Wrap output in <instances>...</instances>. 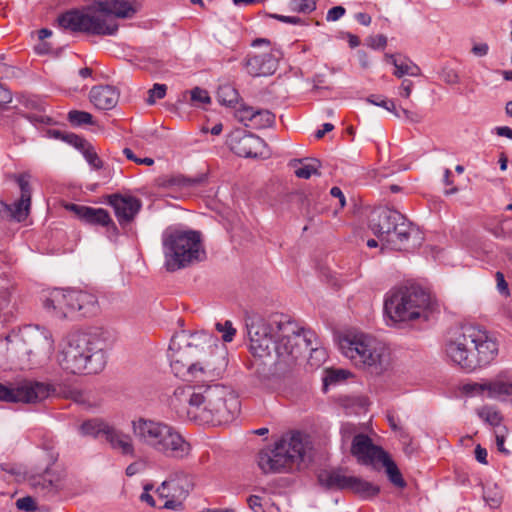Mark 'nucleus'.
<instances>
[{"mask_svg":"<svg viewBox=\"0 0 512 512\" xmlns=\"http://www.w3.org/2000/svg\"><path fill=\"white\" fill-rule=\"evenodd\" d=\"M226 351H217L190 364L189 382L194 386L178 387L170 399V406L179 417H187L199 424L220 425L234 418L240 409L235 393L223 385H209L224 372Z\"/></svg>","mask_w":512,"mask_h":512,"instance_id":"f257e3e1","label":"nucleus"},{"mask_svg":"<svg viewBox=\"0 0 512 512\" xmlns=\"http://www.w3.org/2000/svg\"><path fill=\"white\" fill-rule=\"evenodd\" d=\"M245 327L249 338V349L254 357H275L289 363V357L311 342L313 334L300 327L290 316L273 313L267 317L247 314Z\"/></svg>","mask_w":512,"mask_h":512,"instance_id":"f03ea898","label":"nucleus"},{"mask_svg":"<svg viewBox=\"0 0 512 512\" xmlns=\"http://www.w3.org/2000/svg\"><path fill=\"white\" fill-rule=\"evenodd\" d=\"M136 12L126 0H100L93 6L71 10L62 14L59 25L73 32L90 35H114L118 30L115 18H129Z\"/></svg>","mask_w":512,"mask_h":512,"instance_id":"7ed1b4c3","label":"nucleus"},{"mask_svg":"<svg viewBox=\"0 0 512 512\" xmlns=\"http://www.w3.org/2000/svg\"><path fill=\"white\" fill-rule=\"evenodd\" d=\"M132 433L143 447L166 458L183 459L191 446L180 431L163 421L138 418L131 423Z\"/></svg>","mask_w":512,"mask_h":512,"instance_id":"20e7f679","label":"nucleus"},{"mask_svg":"<svg viewBox=\"0 0 512 512\" xmlns=\"http://www.w3.org/2000/svg\"><path fill=\"white\" fill-rule=\"evenodd\" d=\"M58 362L71 374H96L106 365V353L94 335L76 332L66 338Z\"/></svg>","mask_w":512,"mask_h":512,"instance_id":"39448f33","label":"nucleus"},{"mask_svg":"<svg viewBox=\"0 0 512 512\" xmlns=\"http://www.w3.org/2000/svg\"><path fill=\"white\" fill-rule=\"evenodd\" d=\"M339 348L356 367L371 374L381 375L391 366L389 348L371 335L347 333L340 338Z\"/></svg>","mask_w":512,"mask_h":512,"instance_id":"423d86ee","label":"nucleus"},{"mask_svg":"<svg viewBox=\"0 0 512 512\" xmlns=\"http://www.w3.org/2000/svg\"><path fill=\"white\" fill-rule=\"evenodd\" d=\"M164 267L169 272L186 268L205 259L206 252L198 231L166 229L162 234Z\"/></svg>","mask_w":512,"mask_h":512,"instance_id":"0eeeda50","label":"nucleus"},{"mask_svg":"<svg viewBox=\"0 0 512 512\" xmlns=\"http://www.w3.org/2000/svg\"><path fill=\"white\" fill-rule=\"evenodd\" d=\"M307 446L302 433H287L258 453V466L264 473L288 472L303 461Z\"/></svg>","mask_w":512,"mask_h":512,"instance_id":"6e6552de","label":"nucleus"},{"mask_svg":"<svg viewBox=\"0 0 512 512\" xmlns=\"http://www.w3.org/2000/svg\"><path fill=\"white\" fill-rule=\"evenodd\" d=\"M430 294L418 285L391 289L385 296L384 313L393 323L414 321L424 317L430 306Z\"/></svg>","mask_w":512,"mask_h":512,"instance_id":"1a4fd4ad","label":"nucleus"},{"mask_svg":"<svg viewBox=\"0 0 512 512\" xmlns=\"http://www.w3.org/2000/svg\"><path fill=\"white\" fill-rule=\"evenodd\" d=\"M370 228L383 247L395 251L407 249L414 232L412 224L401 213L391 209L376 212Z\"/></svg>","mask_w":512,"mask_h":512,"instance_id":"9d476101","label":"nucleus"},{"mask_svg":"<svg viewBox=\"0 0 512 512\" xmlns=\"http://www.w3.org/2000/svg\"><path fill=\"white\" fill-rule=\"evenodd\" d=\"M187 357L203 354L204 357L213 356L217 351L224 350L218 345V338L206 331L188 333L181 331L175 334L169 344V352H181Z\"/></svg>","mask_w":512,"mask_h":512,"instance_id":"9b49d317","label":"nucleus"},{"mask_svg":"<svg viewBox=\"0 0 512 512\" xmlns=\"http://www.w3.org/2000/svg\"><path fill=\"white\" fill-rule=\"evenodd\" d=\"M54 389L49 384L21 380L15 384L0 383V401L7 403H37L45 400Z\"/></svg>","mask_w":512,"mask_h":512,"instance_id":"f8f14e48","label":"nucleus"},{"mask_svg":"<svg viewBox=\"0 0 512 512\" xmlns=\"http://www.w3.org/2000/svg\"><path fill=\"white\" fill-rule=\"evenodd\" d=\"M10 178L18 184L20 198L13 204L0 201V217L3 220L22 222L28 217L31 208L32 188L29 182L31 175L23 172L11 174Z\"/></svg>","mask_w":512,"mask_h":512,"instance_id":"ddd939ff","label":"nucleus"},{"mask_svg":"<svg viewBox=\"0 0 512 512\" xmlns=\"http://www.w3.org/2000/svg\"><path fill=\"white\" fill-rule=\"evenodd\" d=\"M467 337L474 351V369L491 363L498 354V343L486 330L477 326H468Z\"/></svg>","mask_w":512,"mask_h":512,"instance_id":"4468645a","label":"nucleus"},{"mask_svg":"<svg viewBox=\"0 0 512 512\" xmlns=\"http://www.w3.org/2000/svg\"><path fill=\"white\" fill-rule=\"evenodd\" d=\"M468 326L461 329L445 345L446 356L455 364L467 370H474V351L467 337Z\"/></svg>","mask_w":512,"mask_h":512,"instance_id":"2eb2a0df","label":"nucleus"},{"mask_svg":"<svg viewBox=\"0 0 512 512\" xmlns=\"http://www.w3.org/2000/svg\"><path fill=\"white\" fill-rule=\"evenodd\" d=\"M351 454L359 464L374 466L380 463L387 453L381 447L375 445L368 435L360 433L353 436Z\"/></svg>","mask_w":512,"mask_h":512,"instance_id":"dca6fc26","label":"nucleus"},{"mask_svg":"<svg viewBox=\"0 0 512 512\" xmlns=\"http://www.w3.org/2000/svg\"><path fill=\"white\" fill-rule=\"evenodd\" d=\"M231 150L238 156L257 158L263 155L264 140L253 133L237 132L230 137Z\"/></svg>","mask_w":512,"mask_h":512,"instance_id":"f3484780","label":"nucleus"},{"mask_svg":"<svg viewBox=\"0 0 512 512\" xmlns=\"http://www.w3.org/2000/svg\"><path fill=\"white\" fill-rule=\"evenodd\" d=\"M280 56L279 51L249 54L245 60L246 70L253 77L272 75L278 67Z\"/></svg>","mask_w":512,"mask_h":512,"instance_id":"a211bd4d","label":"nucleus"},{"mask_svg":"<svg viewBox=\"0 0 512 512\" xmlns=\"http://www.w3.org/2000/svg\"><path fill=\"white\" fill-rule=\"evenodd\" d=\"M108 204L115 211L120 225L130 223L141 209V201L130 195L112 194L108 196Z\"/></svg>","mask_w":512,"mask_h":512,"instance_id":"6ab92c4d","label":"nucleus"},{"mask_svg":"<svg viewBox=\"0 0 512 512\" xmlns=\"http://www.w3.org/2000/svg\"><path fill=\"white\" fill-rule=\"evenodd\" d=\"M67 209L72 211L81 221L90 225H100L117 232V226L111 219L107 210L85 205L70 204Z\"/></svg>","mask_w":512,"mask_h":512,"instance_id":"aec40b11","label":"nucleus"},{"mask_svg":"<svg viewBox=\"0 0 512 512\" xmlns=\"http://www.w3.org/2000/svg\"><path fill=\"white\" fill-rule=\"evenodd\" d=\"M72 289H54L44 299V308L59 318H66L73 313Z\"/></svg>","mask_w":512,"mask_h":512,"instance_id":"412c9836","label":"nucleus"},{"mask_svg":"<svg viewBox=\"0 0 512 512\" xmlns=\"http://www.w3.org/2000/svg\"><path fill=\"white\" fill-rule=\"evenodd\" d=\"M29 481L35 490L44 494L56 493L64 486L61 473L51 468H46L43 474L31 476Z\"/></svg>","mask_w":512,"mask_h":512,"instance_id":"4be33fe9","label":"nucleus"},{"mask_svg":"<svg viewBox=\"0 0 512 512\" xmlns=\"http://www.w3.org/2000/svg\"><path fill=\"white\" fill-rule=\"evenodd\" d=\"M192 489V484L184 474L164 481L158 488L161 497L185 499Z\"/></svg>","mask_w":512,"mask_h":512,"instance_id":"5701e85b","label":"nucleus"},{"mask_svg":"<svg viewBox=\"0 0 512 512\" xmlns=\"http://www.w3.org/2000/svg\"><path fill=\"white\" fill-rule=\"evenodd\" d=\"M70 300L73 301V313L79 312L82 316H92L99 311L98 299L93 293L72 289Z\"/></svg>","mask_w":512,"mask_h":512,"instance_id":"b1692460","label":"nucleus"},{"mask_svg":"<svg viewBox=\"0 0 512 512\" xmlns=\"http://www.w3.org/2000/svg\"><path fill=\"white\" fill-rule=\"evenodd\" d=\"M119 99V94L113 86H95L90 91V101L100 110L114 108Z\"/></svg>","mask_w":512,"mask_h":512,"instance_id":"393cba45","label":"nucleus"},{"mask_svg":"<svg viewBox=\"0 0 512 512\" xmlns=\"http://www.w3.org/2000/svg\"><path fill=\"white\" fill-rule=\"evenodd\" d=\"M105 439L112 449L119 451L122 455L135 456L134 443L129 434L110 426L109 430H106Z\"/></svg>","mask_w":512,"mask_h":512,"instance_id":"a878e982","label":"nucleus"},{"mask_svg":"<svg viewBox=\"0 0 512 512\" xmlns=\"http://www.w3.org/2000/svg\"><path fill=\"white\" fill-rule=\"evenodd\" d=\"M350 479L341 469L325 470L318 475L319 483L328 489L348 490Z\"/></svg>","mask_w":512,"mask_h":512,"instance_id":"bb28decb","label":"nucleus"},{"mask_svg":"<svg viewBox=\"0 0 512 512\" xmlns=\"http://www.w3.org/2000/svg\"><path fill=\"white\" fill-rule=\"evenodd\" d=\"M33 341L30 353L49 355L54 349V342L50 332L44 328L36 327L31 334Z\"/></svg>","mask_w":512,"mask_h":512,"instance_id":"cd10ccee","label":"nucleus"},{"mask_svg":"<svg viewBox=\"0 0 512 512\" xmlns=\"http://www.w3.org/2000/svg\"><path fill=\"white\" fill-rule=\"evenodd\" d=\"M205 179V176L194 178H187L182 175L162 176L157 179V184L162 188L188 189L199 186Z\"/></svg>","mask_w":512,"mask_h":512,"instance_id":"c85d7f7f","label":"nucleus"},{"mask_svg":"<svg viewBox=\"0 0 512 512\" xmlns=\"http://www.w3.org/2000/svg\"><path fill=\"white\" fill-rule=\"evenodd\" d=\"M288 166L293 168L295 175L301 179H309L312 175H320V161L317 159H292Z\"/></svg>","mask_w":512,"mask_h":512,"instance_id":"c756f323","label":"nucleus"},{"mask_svg":"<svg viewBox=\"0 0 512 512\" xmlns=\"http://www.w3.org/2000/svg\"><path fill=\"white\" fill-rule=\"evenodd\" d=\"M348 490L363 499L373 498L380 492L379 486L357 476H351Z\"/></svg>","mask_w":512,"mask_h":512,"instance_id":"7c9ffc66","label":"nucleus"},{"mask_svg":"<svg viewBox=\"0 0 512 512\" xmlns=\"http://www.w3.org/2000/svg\"><path fill=\"white\" fill-rule=\"evenodd\" d=\"M111 425L106 423L105 421L94 418L84 421L79 426V432L82 436H90L93 438H97L100 435L106 437V430H109Z\"/></svg>","mask_w":512,"mask_h":512,"instance_id":"2f4dec72","label":"nucleus"},{"mask_svg":"<svg viewBox=\"0 0 512 512\" xmlns=\"http://www.w3.org/2000/svg\"><path fill=\"white\" fill-rule=\"evenodd\" d=\"M391 64L395 67L394 75L398 78H402L404 75L417 77L421 75L420 68L408 59L399 62L395 55H386Z\"/></svg>","mask_w":512,"mask_h":512,"instance_id":"473e14b6","label":"nucleus"},{"mask_svg":"<svg viewBox=\"0 0 512 512\" xmlns=\"http://www.w3.org/2000/svg\"><path fill=\"white\" fill-rule=\"evenodd\" d=\"M187 354H183V351L177 353V352H170L169 358H170V366L172 371L177 377H181L184 380L188 381L189 378V372H190V364L192 362L188 361L186 363L183 362V358L186 357Z\"/></svg>","mask_w":512,"mask_h":512,"instance_id":"72a5a7b5","label":"nucleus"},{"mask_svg":"<svg viewBox=\"0 0 512 512\" xmlns=\"http://www.w3.org/2000/svg\"><path fill=\"white\" fill-rule=\"evenodd\" d=\"M309 331L313 334V337L311 338V342L307 343L308 344L307 346L302 347L299 350V352L296 353L295 355H291L289 357V363L294 362L302 353L307 352V351L311 352L310 359L311 360L315 359L317 361V365H319L322 361L325 360V358H326L325 350L322 348H319L317 346V337H316L315 332H313L311 330H309Z\"/></svg>","mask_w":512,"mask_h":512,"instance_id":"f704fd0d","label":"nucleus"},{"mask_svg":"<svg viewBox=\"0 0 512 512\" xmlns=\"http://www.w3.org/2000/svg\"><path fill=\"white\" fill-rule=\"evenodd\" d=\"M487 392L490 398L510 397L512 403V383L501 379L487 382Z\"/></svg>","mask_w":512,"mask_h":512,"instance_id":"c9c22d12","label":"nucleus"},{"mask_svg":"<svg viewBox=\"0 0 512 512\" xmlns=\"http://www.w3.org/2000/svg\"><path fill=\"white\" fill-rule=\"evenodd\" d=\"M380 463L385 467L388 478L393 485L398 488H404L406 486V482L404 481L397 465L390 459L388 454H386Z\"/></svg>","mask_w":512,"mask_h":512,"instance_id":"e433bc0d","label":"nucleus"},{"mask_svg":"<svg viewBox=\"0 0 512 512\" xmlns=\"http://www.w3.org/2000/svg\"><path fill=\"white\" fill-rule=\"evenodd\" d=\"M477 415L490 426H499L503 421L500 411L489 405L482 406L476 410Z\"/></svg>","mask_w":512,"mask_h":512,"instance_id":"4c0bfd02","label":"nucleus"},{"mask_svg":"<svg viewBox=\"0 0 512 512\" xmlns=\"http://www.w3.org/2000/svg\"><path fill=\"white\" fill-rule=\"evenodd\" d=\"M217 99L222 105L234 106L238 102L239 93L231 85H223L217 91Z\"/></svg>","mask_w":512,"mask_h":512,"instance_id":"58836bf2","label":"nucleus"},{"mask_svg":"<svg viewBox=\"0 0 512 512\" xmlns=\"http://www.w3.org/2000/svg\"><path fill=\"white\" fill-rule=\"evenodd\" d=\"M275 122V115L268 110H257L251 126L255 129L271 127Z\"/></svg>","mask_w":512,"mask_h":512,"instance_id":"ea45409f","label":"nucleus"},{"mask_svg":"<svg viewBox=\"0 0 512 512\" xmlns=\"http://www.w3.org/2000/svg\"><path fill=\"white\" fill-rule=\"evenodd\" d=\"M366 101L375 106L382 107L389 112H392L397 118H400V113L396 108L395 102L391 99H387L381 95H371Z\"/></svg>","mask_w":512,"mask_h":512,"instance_id":"a19ab883","label":"nucleus"},{"mask_svg":"<svg viewBox=\"0 0 512 512\" xmlns=\"http://www.w3.org/2000/svg\"><path fill=\"white\" fill-rule=\"evenodd\" d=\"M68 120L73 125L92 124V115L85 111L72 110L68 113Z\"/></svg>","mask_w":512,"mask_h":512,"instance_id":"79ce46f5","label":"nucleus"},{"mask_svg":"<svg viewBox=\"0 0 512 512\" xmlns=\"http://www.w3.org/2000/svg\"><path fill=\"white\" fill-rule=\"evenodd\" d=\"M317 0H293L291 9L299 13H310L316 9Z\"/></svg>","mask_w":512,"mask_h":512,"instance_id":"37998d69","label":"nucleus"},{"mask_svg":"<svg viewBox=\"0 0 512 512\" xmlns=\"http://www.w3.org/2000/svg\"><path fill=\"white\" fill-rule=\"evenodd\" d=\"M256 111L250 107L241 105L235 111V117L242 122L245 126H249L248 122L251 123L252 119H254Z\"/></svg>","mask_w":512,"mask_h":512,"instance_id":"c03bdc74","label":"nucleus"},{"mask_svg":"<svg viewBox=\"0 0 512 512\" xmlns=\"http://www.w3.org/2000/svg\"><path fill=\"white\" fill-rule=\"evenodd\" d=\"M167 91V86L165 84L156 83L153 87L148 91V98L146 102L149 105H153L157 99H162L165 97Z\"/></svg>","mask_w":512,"mask_h":512,"instance_id":"a18cd8bd","label":"nucleus"},{"mask_svg":"<svg viewBox=\"0 0 512 512\" xmlns=\"http://www.w3.org/2000/svg\"><path fill=\"white\" fill-rule=\"evenodd\" d=\"M216 329L222 333L224 342H231L236 334V329L229 320H226L224 323H216Z\"/></svg>","mask_w":512,"mask_h":512,"instance_id":"49530a36","label":"nucleus"},{"mask_svg":"<svg viewBox=\"0 0 512 512\" xmlns=\"http://www.w3.org/2000/svg\"><path fill=\"white\" fill-rule=\"evenodd\" d=\"M86 161L95 169H101L103 166L102 160L98 157L97 153L93 150L90 145L83 150Z\"/></svg>","mask_w":512,"mask_h":512,"instance_id":"de8ad7c7","label":"nucleus"},{"mask_svg":"<svg viewBox=\"0 0 512 512\" xmlns=\"http://www.w3.org/2000/svg\"><path fill=\"white\" fill-rule=\"evenodd\" d=\"M247 503L249 508L253 512H266L264 506L266 505L265 498L258 496V495H250L247 498Z\"/></svg>","mask_w":512,"mask_h":512,"instance_id":"09e8293b","label":"nucleus"},{"mask_svg":"<svg viewBox=\"0 0 512 512\" xmlns=\"http://www.w3.org/2000/svg\"><path fill=\"white\" fill-rule=\"evenodd\" d=\"M190 93H191V100L193 102L207 104V103H210V101H211V98H210L208 92L199 87L193 88Z\"/></svg>","mask_w":512,"mask_h":512,"instance_id":"8fccbe9b","label":"nucleus"},{"mask_svg":"<svg viewBox=\"0 0 512 512\" xmlns=\"http://www.w3.org/2000/svg\"><path fill=\"white\" fill-rule=\"evenodd\" d=\"M123 154L126 156L127 159H129L137 164H143V165H147V166H151L154 164V159H152L150 157H145V158L137 157L130 148H124Z\"/></svg>","mask_w":512,"mask_h":512,"instance_id":"3c124183","label":"nucleus"},{"mask_svg":"<svg viewBox=\"0 0 512 512\" xmlns=\"http://www.w3.org/2000/svg\"><path fill=\"white\" fill-rule=\"evenodd\" d=\"M16 506L19 510H24L27 512L34 511L36 509L35 501L30 496L19 498L16 501Z\"/></svg>","mask_w":512,"mask_h":512,"instance_id":"603ef678","label":"nucleus"},{"mask_svg":"<svg viewBox=\"0 0 512 512\" xmlns=\"http://www.w3.org/2000/svg\"><path fill=\"white\" fill-rule=\"evenodd\" d=\"M463 390L465 393L470 395L481 394L484 391H487V382L485 383H468L464 385Z\"/></svg>","mask_w":512,"mask_h":512,"instance_id":"864d4df0","label":"nucleus"},{"mask_svg":"<svg viewBox=\"0 0 512 512\" xmlns=\"http://www.w3.org/2000/svg\"><path fill=\"white\" fill-rule=\"evenodd\" d=\"M400 113V118L403 116L411 123H420L423 119L422 115L415 111H410L405 108L397 109Z\"/></svg>","mask_w":512,"mask_h":512,"instance_id":"5fc2aeb1","label":"nucleus"},{"mask_svg":"<svg viewBox=\"0 0 512 512\" xmlns=\"http://www.w3.org/2000/svg\"><path fill=\"white\" fill-rule=\"evenodd\" d=\"M346 10L342 6H334L328 10L326 15V20L329 22H334L339 20L342 16H344Z\"/></svg>","mask_w":512,"mask_h":512,"instance_id":"6e6d98bb","label":"nucleus"},{"mask_svg":"<svg viewBox=\"0 0 512 512\" xmlns=\"http://www.w3.org/2000/svg\"><path fill=\"white\" fill-rule=\"evenodd\" d=\"M495 278H496V282H497L498 291L503 295L509 294L508 284L505 280L503 273L500 271H497L495 274Z\"/></svg>","mask_w":512,"mask_h":512,"instance_id":"4d7b16f0","label":"nucleus"},{"mask_svg":"<svg viewBox=\"0 0 512 512\" xmlns=\"http://www.w3.org/2000/svg\"><path fill=\"white\" fill-rule=\"evenodd\" d=\"M387 44V38L384 35H377L369 38V46L374 49L384 48Z\"/></svg>","mask_w":512,"mask_h":512,"instance_id":"13d9d810","label":"nucleus"},{"mask_svg":"<svg viewBox=\"0 0 512 512\" xmlns=\"http://www.w3.org/2000/svg\"><path fill=\"white\" fill-rule=\"evenodd\" d=\"M12 102L11 91L0 82V105H7Z\"/></svg>","mask_w":512,"mask_h":512,"instance_id":"bf43d9fd","label":"nucleus"},{"mask_svg":"<svg viewBox=\"0 0 512 512\" xmlns=\"http://www.w3.org/2000/svg\"><path fill=\"white\" fill-rule=\"evenodd\" d=\"M413 82L410 80H403L399 87V95L404 98H409L412 93Z\"/></svg>","mask_w":512,"mask_h":512,"instance_id":"052dcab7","label":"nucleus"},{"mask_svg":"<svg viewBox=\"0 0 512 512\" xmlns=\"http://www.w3.org/2000/svg\"><path fill=\"white\" fill-rule=\"evenodd\" d=\"M67 140L75 147L80 148L82 150L86 149L89 146V144L83 138L75 134L68 135Z\"/></svg>","mask_w":512,"mask_h":512,"instance_id":"680f3d73","label":"nucleus"},{"mask_svg":"<svg viewBox=\"0 0 512 512\" xmlns=\"http://www.w3.org/2000/svg\"><path fill=\"white\" fill-rule=\"evenodd\" d=\"M273 17L275 19H277L283 23H287V24H292V25H302L303 24V20L300 17H296V16L274 15Z\"/></svg>","mask_w":512,"mask_h":512,"instance_id":"e2e57ef3","label":"nucleus"},{"mask_svg":"<svg viewBox=\"0 0 512 512\" xmlns=\"http://www.w3.org/2000/svg\"><path fill=\"white\" fill-rule=\"evenodd\" d=\"M475 458L481 464H484V465L488 464L487 450L485 448L481 447V445H477L475 448Z\"/></svg>","mask_w":512,"mask_h":512,"instance_id":"0e129e2a","label":"nucleus"},{"mask_svg":"<svg viewBox=\"0 0 512 512\" xmlns=\"http://www.w3.org/2000/svg\"><path fill=\"white\" fill-rule=\"evenodd\" d=\"M356 431V428L354 425L345 423L341 426V435L343 440H348Z\"/></svg>","mask_w":512,"mask_h":512,"instance_id":"69168bd1","label":"nucleus"},{"mask_svg":"<svg viewBox=\"0 0 512 512\" xmlns=\"http://www.w3.org/2000/svg\"><path fill=\"white\" fill-rule=\"evenodd\" d=\"M489 46L486 43L475 44L472 48V53L478 57L487 55Z\"/></svg>","mask_w":512,"mask_h":512,"instance_id":"338daca9","label":"nucleus"},{"mask_svg":"<svg viewBox=\"0 0 512 512\" xmlns=\"http://www.w3.org/2000/svg\"><path fill=\"white\" fill-rule=\"evenodd\" d=\"M15 75V67L0 62L1 78H10Z\"/></svg>","mask_w":512,"mask_h":512,"instance_id":"774afa93","label":"nucleus"}]
</instances>
